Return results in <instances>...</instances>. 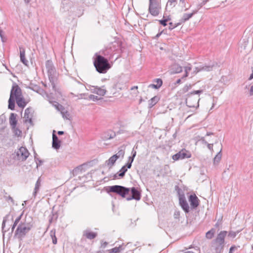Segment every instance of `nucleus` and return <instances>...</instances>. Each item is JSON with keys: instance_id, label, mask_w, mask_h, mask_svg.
Segmentation results:
<instances>
[{"instance_id": "nucleus-39", "label": "nucleus", "mask_w": 253, "mask_h": 253, "mask_svg": "<svg viewBox=\"0 0 253 253\" xmlns=\"http://www.w3.org/2000/svg\"><path fill=\"white\" fill-rule=\"evenodd\" d=\"M192 87V85L191 84H186L182 89V91L183 93L187 92L189 89H190Z\"/></svg>"}, {"instance_id": "nucleus-57", "label": "nucleus", "mask_w": 253, "mask_h": 253, "mask_svg": "<svg viewBox=\"0 0 253 253\" xmlns=\"http://www.w3.org/2000/svg\"><path fill=\"white\" fill-rule=\"evenodd\" d=\"M57 133L59 135H62L64 133V132L63 131H58Z\"/></svg>"}, {"instance_id": "nucleus-21", "label": "nucleus", "mask_w": 253, "mask_h": 253, "mask_svg": "<svg viewBox=\"0 0 253 253\" xmlns=\"http://www.w3.org/2000/svg\"><path fill=\"white\" fill-rule=\"evenodd\" d=\"M17 115L15 113H11L9 117V124L12 129H15L17 121L16 119Z\"/></svg>"}, {"instance_id": "nucleus-56", "label": "nucleus", "mask_w": 253, "mask_h": 253, "mask_svg": "<svg viewBox=\"0 0 253 253\" xmlns=\"http://www.w3.org/2000/svg\"><path fill=\"white\" fill-rule=\"evenodd\" d=\"M134 158L131 156L129 157L128 158V162H131V163L133 162Z\"/></svg>"}, {"instance_id": "nucleus-28", "label": "nucleus", "mask_w": 253, "mask_h": 253, "mask_svg": "<svg viewBox=\"0 0 253 253\" xmlns=\"http://www.w3.org/2000/svg\"><path fill=\"white\" fill-rule=\"evenodd\" d=\"M160 100V98L158 96H155L149 100V107L151 108L153 107Z\"/></svg>"}, {"instance_id": "nucleus-54", "label": "nucleus", "mask_w": 253, "mask_h": 253, "mask_svg": "<svg viewBox=\"0 0 253 253\" xmlns=\"http://www.w3.org/2000/svg\"><path fill=\"white\" fill-rule=\"evenodd\" d=\"M46 97L47 98V100L49 101V103L52 104L53 101H52L51 100V98H50V95L49 94H46Z\"/></svg>"}, {"instance_id": "nucleus-24", "label": "nucleus", "mask_w": 253, "mask_h": 253, "mask_svg": "<svg viewBox=\"0 0 253 253\" xmlns=\"http://www.w3.org/2000/svg\"><path fill=\"white\" fill-rule=\"evenodd\" d=\"M154 82L156 83L155 84H150L149 85L148 87H151L154 89H158L163 84V81L161 79H156L154 80Z\"/></svg>"}, {"instance_id": "nucleus-45", "label": "nucleus", "mask_w": 253, "mask_h": 253, "mask_svg": "<svg viewBox=\"0 0 253 253\" xmlns=\"http://www.w3.org/2000/svg\"><path fill=\"white\" fill-rule=\"evenodd\" d=\"M169 29L170 30H172L174 28L176 27L178 25V24H173L172 22H170L169 23Z\"/></svg>"}, {"instance_id": "nucleus-29", "label": "nucleus", "mask_w": 253, "mask_h": 253, "mask_svg": "<svg viewBox=\"0 0 253 253\" xmlns=\"http://www.w3.org/2000/svg\"><path fill=\"white\" fill-rule=\"evenodd\" d=\"M41 186V180L40 177H39L38 178V179L37 180V181L36 183V184H35L34 191L33 193V195L34 197H36L37 194L38 193Z\"/></svg>"}, {"instance_id": "nucleus-33", "label": "nucleus", "mask_w": 253, "mask_h": 253, "mask_svg": "<svg viewBox=\"0 0 253 253\" xmlns=\"http://www.w3.org/2000/svg\"><path fill=\"white\" fill-rule=\"evenodd\" d=\"M52 105L58 111L61 112L62 110H65L64 107L58 102L53 101Z\"/></svg>"}, {"instance_id": "nucleus-48", "label": "nucleus", "mask_w": 253, "mask_h": 253, "mask_svg": "<svg viewBox=\"0 0 253 253\" xmlns=\"http://www.w3.org/2000/svg\"><path fill=\"white\" fill-rule=\"evenodd\" d=\"M13 129L15 131V134L16 135H19L21 133V131L19 129H18L16 127L15 129Z\"/></svg>"}, {"instance_id": "nucleus-7", "label": "nucleus", "mask_w": 253, "mask_h": 253, "mask_svg": "<svg viewBox=\"0 0 253 253\" xmlns=\"http://www.w3.org/2000/svg\"><path fill=\"white\" fill-rule=\"evenodd\" d=\"M227 232L226 231H221L217 235L216 237L213 240V242L223 249L225 244V238L227 236Z\"/></svg>"}, {"instance_id": "nucleus-50", "label": "nucleus", "mask_w": 253, "mask_h": 253, "mask_svg": "<svg viewBox=\"0 0 253 253\" xmlns=\"http://www.w3.org/2000/svg\"><path fill=\"white\" fill-rule=\"evenodd\" d=\"M5 199H6V200L7 201L10 200L12 203H14V201H13L12 198L11 196H8L7 197H5Z\"/></svg>"}, {"instance_id": "nucleus-43", "label": "nucleus", "mask_w": 253, "mask_h": 253, "mask_svg": "<svg viewBox=\"0 0 253 253\" xmlns=\"http://www.w3.org/2000/svg\"><path fill=\"white\" fill-rule=\"evenodd\" d=\"M168 19H165L163 20H161L159 21L161 24H162L164 26H166L167 25V22L168 21Z\"/></svg>"}, {"instance_id": "nucleus-44", "label": "nucleus", "mask_w": 253, "mask_h": 253, "mask_svg": "<svg viewBox=\"0 0 253 253\" xmlns=\"http://www.w3.org/2000/svg\"><path fill=\"white\" fill-rule=\"evenodd\" d=\"M89 99L92 100L94 101L98 100V96L92 94L89 96Z\"/></svg>"}, {"instance_id": "nucleus-38", "label": "nucleus", "mask_w": 253, "mask_h": 253, "mask_svg": "<svg viewBox=\"0 0 253 253\" xmlns=\"http://www.w3.org/2000/svg\"><path fill=\"white\" fill-rule=\"evenodd\" d=\"M60 113L62 114L63 118H64L65 119H69V117L70 116V114H69V113H68V111H65V110H62L60 112Z\"/></svg>"}, {"instance_id": "nucleus-59", "label": "nucleus", "mask_w": 253, "mask_h": 253, "mask_svg": "<svg viewBox=\"0 0 253 253\" xmlns=\"http://www.w3.org/2000/svg\"><path fill=\"white\" fill-rule=\"evenodd\" d=\"M253 79V73H252L251 74V75H250V77H249V80H252Z\"/></svg>"}, {"instance_id": "nucleus-35", "label": "nucleus", "mask_w": 253, "mask_h": 253, "mask_svg": "<svg viewBox=\"0 0 253 253\" xmlns=\"http://www.w3.org/2000/svg\"><path fill=\"white\" fill-rule=\"evenodd\" d=\"M176 2V0H169L166 7H168L169 6L173 7L175 5ZM180 2L183 3L184 2V0H180Z\"/></svg>"}, {"instance_id": "nucleus-46", "label": "nucleus", "mask_w": 253, "mask_h": 253, "mask_svg": "<svg viewBox=\"0 0 253 253\" xmlns=\"http://www.w3.org/2000/svg\"><path fill=\"white\" fill-rule=\"evenodd\" d=\"M236 249H237V247L235 246V245L232 246L230 248L228 253H233V251Z\"/></svg>"}, {"instance_id": "nucleus-16", "label": "nucleus", "mask_w": 253, "mask_h": 253, "mask_svg": "<svg viewBox=\"0 0 253 253\" xmlns=\"http://www.w3.org/2000/svg\"><path fill=\"white\" fill-rule=\"evenodd\" d=\"M92 92L97 94L99 96H104L106 93V90L104 86L100 87L98 86H93Z\"/></svg>"}, {"instance_id": "nucleus-64", "label": "nucleus", "mask_w": 253, "mask_h": 253, "mask_svg": "<svg viewBox=\"0 0 253 253\" xmlns=\"http://www.w3.org/2000/svg\"><path fill=\"white\" fill-rule=\"evenodd\" d=\"M184 253H194L192 252H191V251H188V252H185Z\"/></svg>"}, {"instance_id": "nucleus-55", "label": "nucleus", "mask_w": 253, "mask_h": 253, "mask_svg": "<svg viewBox=\"0 0 253 253\" xmlns=\"http://www.w3.org/2000/svg\"><path fill=\"white\" fill-rule=\"evenodd\" d=\"M250 96H252L253 95V85L250 88Z\"/></svg>"}, {"instance_id": "nucleus-53", "label": "nucleus", "mask_w": 253, "mask_h": 253, "mask_svg": "<svg viewBox=\"0 0 253 253\" xmlns=\"http://www.w3.org/2000/svg\"><path fill=\"white\" fill-rule=\"evenodd\" d=\"M132 163L131 162H127V163L125 165L126 166V168L127 169H130L131 167Z\"/></svg>"}, {"instance_id": "nucleus-51", "label": "nucleus", "mask_w": 253, "mask_h": 253, "mask_svg": "<svg viewBox=\"0 0 253 253\" xmlns=\"http://www.w3.org/2000/svg\"><path fill=\"white\" fill-rule=\"evenodd\" d=\"M23 212H22L19 216H18L15 219L16 220V222H19L21 220L22 216H23Z\"/></svg>"}, {"instance_id": "nucleus-60", "label": "nucleus", "mask_w": 253, "mask_h": 253, "mask_svg": "<svg viewBox=\"0 0 253 253\" xmlns=\"http://www.w3.org/2000/svg\"><path fill=\"white\" fill-rule=\"evenodd\" d=\"M180 83H181L180 79H178L176 82V84H180Z\"/></svg>"}, {"instance_id": "nucleus-27", "label": "nucleus", "mask_w": 253, "mask_h": 253, "mask_svg": "<svg viewBox=\"0 0 253 253\" xmlns=\"http://www.w3.org/2000/svg\"><path fill=\"white\" fill-rule=\"evenodd\" d=\"M118 150H119V151L117 152V153L115 154L114 155L117 156V158L118 159L119 158L123 159L125 155V149L124 146H121L119 148Z\"/></svg>"}, {"instance_id": "nucleus-5", "label": "nucleus", "mask_w": 253, "mask_h": 253, "mask_svg": "<svg viewBox=\"0 0 253 253\" xmlns=\"http://www.w3.org/2000/svg\"><path fill=\"white\" fill-rule=\"evenodd\" d=\"M149 13L153 16H157L161 12V0H149Z\"/></svg>"}, {"instance_id": "nucleus-8", "label": "nucleus", "mask_w": 253, "mask_h": 253, "mask_svg": "<svg viewBox=\"0 0 253 253\" xmlns=\"http://www.w3.org/2000/svg\"><path fill=\"white\" fill-rule=\"evenodd\" d=\"M191 157L190 152L185 149H182L178 153L173 155L172 157L174 161H178L185 158H189Z\"/></svg>"}, {"instance_id": "nucleus-25", "label": "nucleus", "mask_w": 253, "mask_h": 253, "mask_svg": "<svg viewBox=\"0 0 253 253\" xmlns=\"http://www.w3.org/2000/svg\"><path fill=\"white\" fill-rule=\"evenodd\" d=\"M171 70L173 74L179 73L182 71V67L178 64H174L172 66Z\"/></svg>"}, {"instance_id": "nucleus-2", "label": "nucleus", "mask_w": 253, "mask_h": 253, "mask_svg": "<svg viewBox=\"0 0 253 253\" xmlns=\"http://www.w3.org/2000/svg\"><path fill=\"white\" fill-rule=\"evenodd\" d=\"M33 226V223L29 222L21 221L18 225L15 231V236L18 238L22 239L24 238L26 235L31 230Z\"/></svg>"}, {"instance_id": "nucleus-9", "label": "nucleus", "mask_w": 253, "mask_h": 253, "mask_svg": "<svg viewBox=\"0 0 253 253\" xmlns=\"http://www.w3.org/2000/svg\"><path fill=\"white\" fill-rule=\"evenodd\" d=\"M217 64H215L214 63H211L208 64H205L204 65H201L198 67H196L194 70V74H197V73L200 71H211L212 70L213 68Z\"/></svg>"}, {"instance_id": "nucleus-23", "label": "nucleus", "mask_w": 253, "mask_h": 253, "mask_svg": "<svg viewBox=\"0 0 253 253\" xmlns=\"http://www.w3.org/2000/svg\"><path fill=\"white\" fill-rule=\"evenodd\" d=\"M115 136V132L113 130H109L104 133L102 138L104 140H109L114 138Z\"/></svg>"}, {"instance_id": "nucleus-15", "label": "nucleus", "mask_w": 253, "mask_h": 253, "mask_svg": "<svg viewBox=\"0 0 253 253\" xmlns=\"http://www.w3.org/2000/svg\"><path fill=\"white\" fill-rule=\"evenodd\" d=\"M126 171L127 168H126V166H124L123 167H122V168L121 169L119 172L113 175V179H117L122 178L125 176V173Z\"/></svg>"}, {"instance_id": "nucleus-12", "label": "nucleus", "mask_w": 253, "mask_h": 253, "mask_svg": "<svg viewBox=\"0 0 253 253\" xmlns=\"http://www.w3.org/2000/svg\"><path fill=\"white\" fill-rule=\"evenodd\" d=\"M45 67L48 73L49 78L50 79L54 76L56 70L51 60H47L45 63Z\"/></svg>"}, {"instance_id": "nucleus-62", "label": "nucleus", "mask_w": 253, "mask_h": 253, "mask_svg": "<svg viewBox=\"0 0 253 253\" xmlns=\"http://www.w3.org/2000/svg\"><path fill=\"white\" fill-rule=\"evenodd\" d=\"M24 1L26 3H28L30 2V0H24Z\"/></svg>"}, {"instance_id": "nucleus-52", "label": "nucleus", "mask_w": 253, "mask_h": 253, "mask_svg": "<svg viewBox=\"0 0 253 253\" xmlns=\"http://www.w3.org/2000/svg\"><path fill=\"white\" fill-rule=\"evenodd\" d=\"M136 155V151L134 150V148L132 149L131 151V157L135 158Z\"/></svg>"}, {"instance_id": "nucleus-3", "label": "nucleus", "mask_w": 253, "mask_h": 253, "mask_svg": "<svg viewBox=\"0 0 253 253\" xmlns=\"http://www.w3.org/2000/svg\"><path fill=\"white\" fill-rule=\"evenodd\" d=\"M203 92V90H194L186 95V104L189 107H199V102L200 98L195 97L194 94H200Z\"/></svg>"}, {"instance_id": "nucleus-18", "label": "nucleus", "mask_w": 253, "mask_h": 253, "mask_svg": "<svg viewBox=\"0 0 253 253\" xmlns=\"http://www.w3.org/2000/svg\"><path fill=\"white\" fill-rule=\"evenodd\" d=\"M20 50V61L26 66H28V61L26 60L25 58V48L20 46L19 47Z\"/></svg>"}, {"instance_id": "nucleus-6", "label": "nucleus", "mask_w": 253, "mask_h": 253, "mask_svg": "<svg viewBox=\"0 0 253 253\" xmlns=\"http://www.w3.org/2000/svg\"><path fill=\"white\" fill-rule=\"evenodd\" d=\"M12 90L14 93L15 99L16 100L17 105L19 107L24 108L26 106V103L22 97L21 90L18 85H13Z\"/></svg>"}, {"instance_id": "nucleus-11", "label": "nucleus", "mask_w": 253, "mask_h": 253, "mask_svg": "<svg viewBox=\"0 0 253 253\" xmlns=\"http://www.w3.org/2000/svg\"><path fill=\"white\" fill-rule=\"evenodd\" d=\"M29 155V153L26 148L21 147L17 151V156L19 160L25 161Z\"/></svg>"}, {"instance_id": "nucleus-26", "label": "nucleus", "mask_w": 253, "mask_h": 253, "mask_svg": "<svg viewBox=\"0 0 253 253\" xmlns=\"http://www.w3.org/2000/svg\"><path fill=\"white\" fill-rule=\"evenodd\" d=\"M117 156L113 155L111 156L108 160L106 162V163L109 167H112L115 163L116 161L117 160Z\"/></svg>"}, {"instance_id": "nucleus-22", "label": "nucleus", "mask_w": 253, "mask_h": 253, "mask_svg": "<svg viewBox=\"0 0 253 253\" xmlns=\"http://www.w3.org/2000/svg\"><path fill=\"white\" fill-rule=\"evenodd\" d=\"M31 109L30 108H27L25 110L24 113V118L25 122H28L30 124H32V115L31 113Z\"/></svg>"}, {"instance_id": "nucleus-63", "label": "nucleus", "mask_w": 253, "mask_h": 253, "mask_svg": "<svg viewBox=\"0 0 253 253\" xmlns=\"http://www.w3.org/2000/svg\"><path fill=\"white\" fill-rule=\"evenodd\" d=\"M16 225H16V224L13 223V226L12 227V229L13 230L16 227Z\"/></svg>"}, {"instance_id": "nucleus-10", "label": "nucleus", "mask_w": 253, "mask_h": 253, "mask_svg": "<svg viewBox=\"0 0 253 253\" xmlns=\"http://www.w3.org/2000/svg\"><path fill=\"white\" fill-rule=\"evenodd\" d=\"M178 193L179 205L186 213L189 212V207L185 199L184 194L183 193H180L179 191L178 192Z\"/></svg>"}, {"instance_id": "nucleus-61", "label": "nucleus", "mask_w": 253, "mask_h": 253, "mask_svg": "<svg viewBox=\"0 0 253 253\" xmlns=\"http://www.w3.org/2000/svg\"><path fill=\"white\" fill-rule=\"evenodd\" d=\"M212 134H213V133H211V132H207V134H206V135H207V136H209V135H212Z\"/></svg>"}, {"instance_id": "nucleus-40", "label": "nucleus", "mask_w": 253, "mask_h": 253, "mask_svg": "<svg viewBox=\"0 0 253 253\" xmlns=\"http://www.w3.org/2000/svg\"><path fill=\"white\" fill-rule=\"evenodd\" d=\"M238 233V232H237L233 231H230L228 232V236L232 238H234Z\"/></svg>"}, {"instance_id": "nucleus-14", "label": "nucleus", "mask_w": 253, "mask_h": 253, "mask_svg": "<svg viewBox=\"0 0 253 253\" xmlns=\"http://www.w3.org/2000/svg\"><path fill=\"white\" fill-rule=\"evenodd\" d=\"M97 236V233L96 232H92L88 229L84 230L83 232V238L89 240H92L95 238Z\"/></svg>"}, {"instance_id": "nucleus-42", "label": "nucleus", "mask_w": 253, "mask_h": 253, "mask_svg": "<svg viewBox=\"0 0 253 253\" xmlns=\"http://www.w3.org/2000/svg\"><path fill=\"white\" fill-rule=\"evenodd\" d=\"M203 141L205 144L207 145V147L209 150H210L211 151L213 150V148H212L213 144H209L205 140H203Z\"/></svg>"}, {"instance_id": "nucleus-20", "label": "nucleus", "mask_w": 253, "mask_h": 253, "mask_svg": "<svg viewBox=\"0 0 253 253\" xmlns=\"http://www.w3.org/2000/svg\"><path fill=\"white\" fill-rule=\"evenodd\" d=\"M15 97L12 90V88L10 91V97L8 100V109L13 110L15 108Z\"/></svg>"}, {"instance_id": "nucleus-47", "label": "nucleus", "mask_w": 253, "mask_h": 253, "mask_svg": "<svg viewBox=\"0 0 253 253\" xmlns=\"http://www.w3.org/2000/svg\"><path fill=\"white\" fill-rule=\"evenodd\" d=\"M108 245V243L106 241H101V247L102 248H105Z\"/></svg>"}, {"instance_id": "nucleus-31", "label": "nucleus", "mask_w": 253, "mask_h": 253, "mask_svg": "<svg viewBox=\"0 0 253 253\" xmlns=\"http://www.w3.org/2000/svg\"><path fill=\"white\" fill-rule=\"evenodd\" d=\"M221 149L219 151V152L216 155L213 159V164L214 165H217L219 162L220 161L221 159Z\"/></svg>"}, {"instance_id": "nucleus-13", "label": "nucleus", "mask_w": 253, "mask_h": 253, "mask_svg": "<svg viewBox=\"0 0 253 253\" xmlns=\"http://www.w3.org/2000/svg\"><path fill=\"white\" fill-rule=\"evenodd\" d=\"M130 191H131V196L130 197H127L126 198V200L127 201L131 200L132 199H134L137 201H138L141 198V193L137 189H136L135 187H132L130 189Z\"/></svg>"}, {"instance_id": "nucleus-36", "label": "nucleus", "mask_w": 253, "mask_h": 253, "mask_svg": "<svg viewBox=\"0 0 253 253\" xmlns=\"http://www.w3.org/2000/svg\"><path fill=\"white\" fill-rule=\"evenodd\" d=\"M191 69H192V68H191V66H187L185 67V68H184L185 74L182 77V79L188 77V73L189 71H190L191 70Z\"/></svg>"}, {"instance_id": "nucleus-32", "label": "nucleus", "mask_w": 253, "mask_h": 253, "mask_svg": "<svg viewBox=\"0 0 253 253\" xmlns=\"http://www.w3.org/2000/svg\"><path fill=\"white\" fill-rule=\"evenodd\" d=\"M50 236L52 239V243L54 245L57 244V240L55 236V230L52 229L50 231Z\"/></svg>"}, {"instance_id": "nucleus-37", "label": "nucleus", "mask_w": 253, "mask_h": 253, "mask_svg": "<svg viewBox=\"0 0 253 253\" xmlns=\"http://www.w3.org/2000/svg\"><path fill=\"white\" fill-rule=\"evenodd\" d=\"M29 88L34 90V91H36L37 92H39V91L40 90L41 88L40 87H39V86H38V85H36V84H31V86H29Z\"/></svg>"}, {"instance_id": "nucleus-49", "label": "nucleus", "mask_w": 253, "mask_h": 253, "mask_svg": "<svg viewBox=\"0 0 253 253\" xmlns=\"http://www.w3.org/2000/svg\"><path fill=\"white\" fill-rule=\"evenodd\" d=\"M55 216V218H57V216L56 215H54V214H52V216L49 215V221L51 223L52 221L53 220L54 216Z\"/></svg>"}, {"instance_id": "nucleus-1", "label": "nucleus", "mask_w": 253, "mask_h": 253, "mask_svg": "<svg viewBox=\"0 0 253 253\" xmlns=\"http://www.w3.org/2000/svg\"><path fill=\"white\" fill-rule=\"evenodd\" d=\"M93 64L96 71L99 73H106L111 66L108 60L103 56L96 54Z\"/></svg>"}, {"instance_id": "nucleus-30", "label": "nucleus", "mask_w": 253, "mask_h": 253, "mask_svg": "<svg viewBox=\"0 0 253 253\" xmlns=\"http://www.w3.org/2000/svg\"><path fill=\"white\" fill-rule=\"evenodd\" d=\"M215 233V229L213 228L208 231L206 234V238L208 239H211Z\"/></svg>"}, {"instance_id": "nucleus-58", "label": "nucleus", "mask_w": 253, "mask_h": 253, "mask_svg": "<svg viewBox=\"0 0 253 253\" xmlns=\"http://www.w3.org/2000/svg\"><path fill=\"white\" fill-rule=\"evenodd\" d=\"M138 88L137 86H133L131 88V90L137 89Z\"/></svg>"}, {"instance_id": "nucleus-19", "label": "nucleus", "mask_w": 253, "mask_h": 253, "mask_svg": "<svg viewBox=\"0 0 253 253\" xmlns=\"http://www.w3.org/2000/svg\"><path fill=\"white\" fill-rule=\"evenodd\" d=\"M191 206L195 208L199 206V199L196 195H191L189 198Z\"/></svg>"}, {"instance_id": "nucleus-34", "label": "nucleus", "mask_w": 253, "mask_h": 253, "mask_svg": "<svg viewBox=\"0 0 253 253\" xmlns=\"http://www.w3.org/2000/svg\"><path fill=\"white\" fill-rule=\"evenodd\" d=\"M196 13V12H194L191 13H185V14H184L183 16H182L181 21L182 22H185V21L188 20L190 18H191L192 17L193 14L194 13Z\"/></svg>"}, {"instance_id": "nucleus-17", "label": "nucleus", "mask_w": 253, "mask_h": 253, "mask_svg": "<svg viewBox=\"0 0 253 253\" xmlns=\"http://www.w3.org/2000/svg\"><path fill=\"white\" fill-rule=\"evenodd\" d=\"M55 131H53L52 133V147L55 149H58L60 147L61 142L58 140V137L55 134Z\"/></svg>"}, {"instance_id": "nucleus-41", "label": "nucleus", "mask_w": 253, "mask_h": 253, "mask_svg": "<svg viewBox=\"0 0 253 253\" xmlns=\"http://www.w3.org/2000/svg\"><path fill=\"white\" fill-rule=\"evenodd\" d=\"M120 247H115L111 249V250H109V253H118L120 252Z\"/></svg>"}, {"instance_id": "nucleus-4", "label": "nucleus", "mask_w": 253, "mask_h": 253, "mask_svg": "<svg viewBox=\"0 0 253 253\" xmlns=\"http://www.w3.org/2000/svg\"><path fill=\"white\" fill-rule=\"evenodd\" d=\"M106 190L108 193H115L123 198H125L126 195L128 194L130 192V188L120 185L108 186L106 187Z\"/></svg>"}]
</instances>
